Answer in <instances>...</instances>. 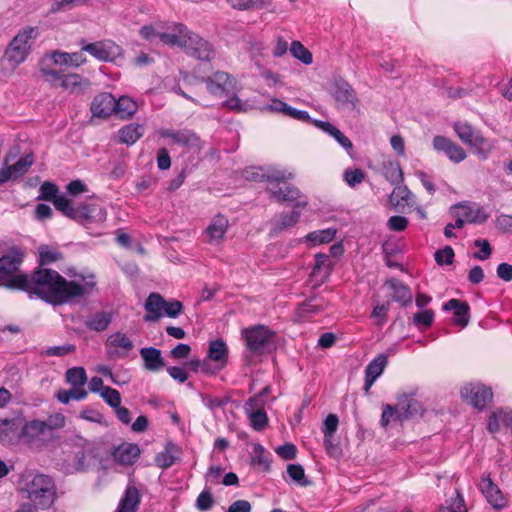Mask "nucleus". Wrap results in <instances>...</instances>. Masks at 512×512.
Wrapping results in <instances>:
<instances>
[{
	"label": "nucleus",
	"instance_id": "obj_47",
	"mask_svg": "<svg viewBox=\"0 0 512 512\" xmlns=\"http://www.w3.org/2000/svg\"><path fill=\"white\" fill-rule=\"evenodd\" d=\"M33 153L28 150L25 142L13 145L5 156L4 160H32Z\"/></svg>",
	"mask_w": 512,
	"mask_h": 512
},
{
	"label": "nucleus",
	"instance_id": "obj_27",
	"mask_svg": "<svg viewBox=\"0 0 512 512\" xmlns=\"http://www.w3.org/2000/svg\"><path fill=\"white\" fill-rule=\"evenodd\" d=\"M140 448L134 443H122L113 451V459L118 464L129 466L136 462L140 456Z\"/></svg>",
	"mask_w": 512,
	"mask_h": 512
},
{
	"label": "nucleus",
	"instance_id": "obj_38",
	"mask_svg": "<svg viewBox=\"0 0 512 512\" xmlns=\"http://www.w3.org/2000/svg\"><path fill=\"white\" fill-rule=\"evenodd\" d=\"M51 59L56 65H64L70 67H79L86 62L82 52L67 53L62 51H54L51 54Z\"/></svg>",
	"mask_w": 512,
	"mask_h": 512
},
{
	"label": "nucleus",
	"instance_id": "obj_62",
	"mask_svg": "<svg viewBox=\"0 0 512 512\" xmlns=\"http://www.w3.org/2000/svg\"><path fill=\"white\" fill-rule=\"evenodd\" d=\"M321 309V305L316 299H310L298 307V315L301 317H308L311 314L318 312Z\"/></svg>",
	"mask_w": 512,
	"mask_h": 512
},
{
	"label": "nucleus",
	"instance_id": "obj_1",
	"mask_svg": "<svg viewBox=\"0 0 512 512\" xmlns=\"http://www.w3.org/2000/svg\"><path fill=\"white\" fill-rule=\"evenodd\" d=\"M70 277L67 280L55 270L39 268L31 277H27L24 291L53 306H59L91 294L96 287L92 274L74 273Z\"/></svg>",
	"mask_w": 512,
	"mask_h": 512
},
{
	"label": "nucleus",
	"instance_id": "obj_9",
	"mask_svg": "<svg viewBox=\"0 0 512 512\" xmlns=\"http://www.w3.org/2000/svg\"><path fill=\"white\" fill-rule=\"evenodd\" d=\"M82 50L103 62H114L117 58L123 56L122 47L111 40L85 44Z\"/></svg>",
	"mask_w": 512,
	"mask_h": 512
},
{
	"label": "nucleus",
	"instance_id": "obj_28",
	"mask_svg": "<svg viewBox=\"0 0 512 512\" xmlns=\"http://www.w3.org/2000/svg\"><path fill=\"white\" fill-rule=\"evenodd\" d=\"M443 310L453 311L455 325L464 328L469 323V305L466 302H462L458 299H450L443 305Z\"/></svg>",
	"mask_w": 512,
	"mask_h": 512
},
{
	"label": "nucleus",
	"instance_id": "obj_19",
	"mask_svg": "<svg viewBox=\"0 0 512 512\" xmlns=\"http://www.w3.org/2000/svg\"><path fill=\"white\" fill-rule=\"evenodd\" d=\"M229 228V220L223 214L215 215L204 230L206 242L210 245H220Z\"/></svg>",
	"mask_w": 512,
	"mask_h": 512
},
{
	"label": "nucleus",
	"instance_id": "obj_16",
	"mask_svg": "<svg viewBox=\"0 0 512 512\" xmlns=\"http://www.w3.org/2000/svg\"><path fill=\"white\" fill-rule=\"evenodd\" d=\"M159 135L162 138L171 139L174 143L182 145L188 149L198 151L202 148V142L199 136L189 129L172 130L161 129Z\"/></svg>",
	"mask_w": 512,
	"mask_h": 512
},
{
	"label": "nucleus",
	"instance_id": "obj_23",
	"mask_svg": "<svg viewBox=\"0 0 512 512\" xmlns=\"http://www.w3.org/2000/svg\"><path fill=\"white\" fill-rule=\"evenodd\" d=\"M433 147L435 150L443 152L449 160H464L466 158L464 149L445 136H435Z\"/></svg>",
	"mask_w": 512,
	"mask_h": 512
},
{
	"label": "nucleus",
	"instance_id": "obj_31",
	"mask_svg": "<svg viewBox=\"0 0 512 512\" xmlns=\"http://www.w3.org/2000/svg\"><path fill=\"white\" fill-rule=\"evenodd\" d=\"M164 305L165 300L160 294L151 293L145 302V309L147 311V314L144 317L145 321H157L162 317Z\"/></svg>",
	"mask_w": 512,
	"mask_h": 512
},
{
	"label": "nucleus",
	"instance_id": "obj_21",
	"mask_svg": "<svg viewBox=\"0 0 512 512\" xmlns=\"http://www.w3.org/2000/svg\"><path fill=\"white\" fill-rule=\"evenodd\" d=\"M190 30L182 23L173 22L168 26L167 32L159 34V40L171 47L178 46L183 48Z\"/></svg>",
	"mask_w": 512,
	"mask_h": 512
},
{
	"label": "nucleus",
	"instance_id": "obj_42",
	"mask_svg": "<svg viewBox=\"0 0 512 512\" xmlns=\"http://www.w3.org/2000/svg\"><path fill=\"white\" fill-rule=\"evenodd\" d=\"M144 133V127L140 124H128L118 131L119 141L128 145L134 144Z\"/></svg>",
	"mask_w": 512,
	"mask_h": 512
},
{
	"label": "nucleus",
	"instance_id": "obj_13",
	"mask_svg": "<svg viewBox=\"0 0 512 512\" xmlns=\"http://www.w3.org/2000/svg\"><path fill=\"white\" fill-rule=\"evenodd\" d=\"M48 436L42 420H31L24 422L21 419L20 442L32 447H39Z\"/></svg>",
	"mask_w": 512,
	"mask_h": 512
},
{
	"label": "nucleus",
	"instance_id": "obj_59",
	"mask_svg": "<svg viewBox=\"0 0 512 512\" xmlns=\"http://www.w3.org/2000/svg\"><path fill=\"white\" fill-rule=\"evenodd\" d=\"M474 245L480 249L473 253V258L483 261L491 256L492 249L487 240L477 239L474 241Z\"/></svg>",
	"mask_w": 512,
	"mask_h": 512
},
{
	"label": "nucleus",
	"instance_id": "obj_63",
	"mask_svg": "<svg viewBox=\"0 0 512 512\" xmlns=\"http://www.w3.org/2000/svg\"><path fill=\"white\" fill-rule=\"evenodd\" d=\"M448 505L446 506V510L448 512H468L464 498L459 492H456V495L454 498H452L449 502H447Z\"/></svg>",
	"mask_w": 512,
	"mask_h": 512
},
{
	"label": "nucleus",
	"instance_id": "obj_44",
	"mask_svg": "<svg viewBox=\"0 0 512 512\" xmlns=\"http://www.w3.org/2000/svg\"><path fill=\"white\" fill-rule=\"evenodd\" d=\"M115 113L120 118H130L137 111V103L128 96H121L115 99Z\"/></svg>",
	"mask_w": 512,
	"mask_h": 512
},
{
	"label": "nucleus",
	"instance_id": "obj_56",
	"mask_svg": "<svg viewBox=\"0 0 512 512\" xmlns=\"http://www.w3.org/2000/svg\"><path fill=\"white\" fill-rule=\"evenodd\" d=\"M100 396L113 409L121 404V395L119 391L114 388L106 387L101 392Z\"/></svg>",
	"mask_w": 512,
	"mask_h": 512
},
{
	"label": "nucleus",
	"instance_id": "obj_2",
	"mask_svg": "<svg viewBox=\"0 0 512 512\" xmlns=\"http://www.w3.org/2000/svg\"><path fill=\"white\" fill-rule=\"evenodd\" d=\"M245 177L249 180L265 181L266 190L277 202L292 203L295 208H305L308 205V198L298 187L288 182L293 178L291 172L276 170L266 174L261 168L251 167L246 171Z\"/></svg>",
	"mask_w": 512,
	"mask_h": 512
},
{
	"label": "nucleus",
	"instance_id": "obj_26",
	"mask_svg": "<svg viewBox=\"0 0 512 512\" xmlns=\"http://www.w3.org/2000/svg\"><path fill=\"white\" fill-rule=\"evenodd\" d=\"M387 363V356L384 354H379L369 362L365 369V391H369L375 381L382 375Z\"/></svg>",
	"mask_w": 512,
	"mask_h": 512
},
{
	"label": "nucleus",
	"instance_id": "obj_46",
	"mask_svg": "<svg viewBox=\"0 0 512 512\" xmlns=\"http://www.w3.org/2000/svg\"><path fill=\"white\" fill-rule=\"evenodd\" d=\"M40 265H49L61 258L58 248L50 245H40L38 247Z\"/></svg>",
	"mask_w": 512,
	"mask_h": 512
},
{
	"label": "nucleus",
	"instance_id": "obj_30",
	"mask_svg": "<svg viewBox=\"0 0 512 512\" xmlns=\"http://www.w3.org/2000/svg\"><path fill=\"white\" fill-rule=\"evenodd\" d=\"M337 235V229L329 227L326 229L315 230L305 235L300 241L309 247H316L322 244L332 242Z\"/></svg>",
	"mask_w": 512,
	"mask_h": 512
},
{
	"label": "nucleus",
	"instance_id": "obj_51",
	"mask_svg": "<svg viewBox=\"0 0 512 512\" xmlns=\"http://www.w3.org/2000/svg\"><path fill=\"white\" fill-rule=\"evenodd\" d=\"M246 416L249 420L250 426L255 431H263L268 426L269 419L265 410L260 412H254Z\"/></svg>",
	"mask_w": 512,
	"mask_h": 512
},
{
	"label": "nucleus",
	"instance_id": "obj_11",
	"mask_svg": "<svg viewBox=\"0 0 512 512\" xmlns=\"http://www.w3.org/2000/svg\"><path fill=\"white\" fill-rule=\"evenodd\" d=\"M332 96L338 108L346 110H359V100L355 90L344 79L339 78L333 84Z\"/></svg>",
	"mask_w": 512,
	"mask_h": 512
},
{
	"label": "nucleus",
	"instance_id": "obj_55",
	"mask_svg": "<svg viewBox=\"0 0 512 512\" xmlns=\"http://www.w3.org/2000/svg\"><path fill=\"white\" fill-rule=\"evenodd\" d=\"M45 425V430L49 435L52 430L60 429L65 426V416L61 413H54L48 416V418L43 421Z\"/></svg>",
	"mask_w": 512,
	"mask_h": 512
},
{
	"label": "nucleus",
	"instance_id": "obj_3",
	"mask_svg": "<svg viewBox=\"0 0 512 512\" xmlns=\"http://www.w3.org/2000/svg\"><path fill=\"white\" fill-rule=\"evenodd\" d=\"M27 497L39 509H49L57 498L56 485L52 477L45 474H34L26 483Z\"/></svg>",
	"mask_w": 512,
	"mask_h": 512
},
{
	"label": "nucleus",
	"instance_id": "obj_12",
	"mask_svg": "<svg viewBox=\"0 0 512 512\" xmlns=\"http://www.w3.org/2000/svg\"><path fill=\"white\" fill-rule=\"evenodd\" d=\"M478 487L493 508L501 510L508 505V498L503 494L498 485L492 481L490 473L481 476Z\"/></svg>",
	"mask_w": 512,
	"mask_h": 512
},
{
	"label": "nucleus",
	"instance_id": "obj_64",
	"mask_svg": "<svg viewBox=\"0 0 512 512\" xmlns=\"http://www.w3.org/2000/svg\"><path fill=\"white\" fill-rule=\"evenodd\" d=\"M53 204L57 210L63 212L65 215L71 216L74 212L69 199L63 194H58L53 200Z\"/></svg>",
	"mask_w": 512,
	"mask_h": 512
},
{
	"label": "nucleus",
	"instance_id": "obj_29",
	"mask_svg": "<svg viewBox=\"0 0 512 512\" xmlns=\"http://www.w3.org/2000/svg\"><path fill=\"white\" fill-rule=\"evenodd\" d=\"M390 203L393 207L404 210L416 205L415 196L406 186H396L390 194Z\"/></svg>",
	"mask_w": 512,
	"mask_h": 512
},
{
	"label": "nucleus",
	"instance_id": "obj_49",
	"mask_svg": "<svg viewBox=\"0 0 512 512\" xmlns=\"http://www.w3.org/2000/svg\"><path fill=\"white\" fill-rule=\"evenodd\" d=\"M88 395V391H76L74 389L65 390L60 389L56 392L55 397L62 404H68L71 399L73 400H84Z\"/></svg>",
	"mask_w": 512,
	"mask_h": 512
},
{
	"label": "nucleus",
	"instance_id": "obj_5",
	"mask_svg": "<svg viewBox=\"0 0 512 512\" xmlns=\"http://www.w3.org/2000/svg\"><path fill=\"white\" fill-rule=\"evenodd\" d=\"M20 264L21 258L15 254L0 258V286L24 290L28 275L19 271Z\"/></svg>",
	"mask_w": 512,
	"mask_h": 512
},
{
	"label": "nucleus",
	"instance_id": "obj_43",
	"mask_svg": "<svg viewBox=\"0 0 512 512\" xmlns=\"http://www.w3.org/2000/svg\"><path fill=\"white\" fill-rule=\"evenodd\" d=\"M112 321L111 314L108 312H97L91 315L85 322L86 327L90 330L101 332L107 329Z\"/></svg>",
	"mask_w": 512,
	"mask_h": 512
},
{
	"label": "nucleus",
	"instance_id": "obj_25",
	"mask_svg": "<svg viewBox=\"0 0 512 512\" xmlns=\"http://www.w3.org/2000/svg\"><path fill=\"white\" fill-rule=\"evenodd\" d=\"M455 208L460 211V216L464 217L465 221L468 223L481 224L488 218V214L484 208L476 203H458L455 204Z\"/></svg>",
	"mask_w": 512,
	"mask_h": 512
},
{
	"label": "nucleus",
	"instance_id": "obj_18",
	"mask_svg": "<svg viewBox=\"0 0 512 512\" xmlns=\"http://www.w3.org/2000/svg\"><path fill=\"white\" fill-rule=\"evenodd\" d=\"M77 218L86 229H92L106 221L107 212L104 207L98 204H89L79 209Z\"/></svg>",
	"mask_w": 512,
	"mask_h": 512
},
{
	"label": "nucleus",
	"instance_id": "obj_39",
	"mask_svg": "<svg viewBox=\"0 0 512 512\" xmlns=\"http://www.w3.org/2000/svg\"><path fill=\"white\" fill-rule=\"evenodd\" d=\"M413 396L414 394L408 395L403 393L397 398V408L405 417L416 415L422 410L421 404Z\"/></svg>",
	"mask_w": 512,
	"mask_h": 512
},
{
	"label": "nucleus",
	"instance_id": "obj_6",
	"mask_svg": "<svg viewBox=\"0 0 512 512\" xmlns=\"http://www.w3.org/2000/svg\"><path fill=\"white\" fill-rule=\"evenodd\" d=\"M46 80L53 86H59L70 94H80L87 90L91 82L77 73L64 74L62 71L42 69Z\"/></svg>",
	"mask_w": 512,
	"mask_h": 512
},
{
	"label": "nucleus",
	"instance_id": "obj_45",
	"mask_svg": "<svg viewBox=\"0 0 512 512\" xmlns=\"http://www.w3.org/2000/svg\"><path fill=\"white\" fill-rule=\"evenodd\" d=\"M382 174L392 184H398L403 180L399 162H383Z\"/></svg>",
	"mask_w": 512,
	"mask_h": 512
},
{
	"label": "nucleus",
	"instance_id": "obj_34",
	"mask_svg": "<svg viewBox=\"0 0 512 512\" xmlns=\"http://www.w3.org/2000/svg\"><path fill=\"white\" fill-rule=\"evenodd\" d=\"M140 355L144 361V367L149 371H158L164 365L161 351L154 347H145L140 350Z\"/></svg>",
	"mask_w": 512,
	"mask_h": 512
},
{
	"label": "nucleus",
	"instance_id": "obj_22",
	"mask_svg": "<svg viewBox=\"0 0 512 512\" xmlns=\"http://www.w3.org/2000/svg\"><path fill=\"white\" fill-rule=\"evenodd\" d=\"M115 97L111 93L96 95L91 103L90 110L94 117L107 118L115 112Z\"/></svg>",
	"mask_w": 512,
	"mask_h": 512
},
{
	"label": "nucleus",
	"instance_id": "obj_4",
	"mask_svg": "<svg viewBox=\"0 0 512 512\" xmlns=\"http://www.w3.org/2000/svg\"><path fill=\"white\" fill-rule=\"evenodd\" d=\"M37 34L38 30L35 27L20 30L6 48L4 57L14 66L23 63L30 52L32 40L37 37Z\"/></svg>",
	"mask_w": 512,
	"mask_h": 512
},
{
	"label": "nucleus",
	"instance_id": "obj_7",
	"mask_svg": "<svg viewBox=\"0 0 512 512\" xmlns=\"http://www.w3.org/2000/svg\"><path fill=\"white\" fill-rule=\"evenodd\" d=\"M228 359V347L223 340L211 341L208 349V358L203 362H197V371L205 374H216L222 370Z\"/></svg>",
	"mask_w": 512,
	"mask_h": 512
},
{
	"label": "nucleus",
	"instance_id": "obj_58",
	"mask_svg": "<svg viewBox=\"0 0 512 512\" xmlns=\"http://www.w3.org/2000/svg\"><path fill=\"white\" fill-rule=\"evenodd\" d=\"M75 351V346L72 344H66L62 346H53L45 349L42 355L48 357H62Z\"/></svg>",
	"mask_w": 512,
	"mask_h": 512
},
{
	"label": "nucleus",
	"instance_id": "obj_48",
	"mask_svg": "<svg viewBox=\"0 0 512 512\" xmlns=\"http://www.w3.org/2000/svg\"><path fill=\"white\" fill-rule=\"evenodd\" d=\"M290 53L305 65H310L313 62L312 53L300 41H292Z\"/></svg>",
	"mask_w": 512,
	"mask_h": 512
},
{
	"label": "nucleus",
	"instance_id": "obj_36",
	"mask_svg": "<svg viewBox=\"0 0 512 512\" xmlns=\"http://www.w3.org/2000/svg\"><path fill=\"white\" fill-rule=\"evenodd\" d=\"M386 285L392 290V298L402 306H407L412 302V295L408 286L392 278L386 282Z\"/></svg>",
	"mask_w": 512,
	"mask_h": 512
},
{
	"label": "nucleus",
	"instance_id": "obj_33",
	"mask_svg": "<svg viewBox=\"0 0 512 512\" xmlns=\"http://www.w3.org/2000/svg\"><path fill=\"white\" fill-rule=\"evenodd\" d=\"M503 427L512 430V411L499 409L489 417L487 428L489 432L496 433Z\"/></svg>",
	"mask_w": 512,
	"mask_h": 512
},
{
	"label": "nucleus",
	"instance_id": "obj_37",
	"mask_svg": "<svg viewBox=\"0 0 512 512\" xmlns=\"http://www.w3.org/2000/svg\"><path fill=\"white\" fill-rule=\"evenodd\" d=\"M315 262L312 267L311 276L317 281H325L331 273V261L327 254L318 253L315 255Z\"/></svg>",
	"mask_w": 512,
	"mask_h": 512
},
{
	"label": "nucleus",
	"instance_id": "obj_53",
	"mask_svg": "<svg viewBox=\"0 0 512 512\" xmlns=\"http://www.w3.org/2000/svg\"><path fill=\"white\" fill-rule=\"evenodd\" d=\"M287 473L289 477L300 486L309 484V481L305 478L304 469L300 464H289L287 466Z\"/></svg>",
	"mask_w": 512,
	"mask_h": 512
},
{
	"label": "nucleus",
	"instance_id": "obj_41",
	"mask_svg": "<svg viewBox=\"0 0 512 512\" xmlns=\"http://www.w3.org/2000/svg\"><path fill=\"white\" fill-rule=\"evenodd\" d=\"M269 393L270 387L266 386L259 393L249 397L243 407L245 414L248 415L265 410L266 398Z\"/></svg>",
	"mask_w": 512,
	"mask_h": 512
},
{
	"label": "nucleus",
	"instance_id": "obj_50",
	"mask_svg": "<svg viewBox=\"0 0 512 512\" xmlns=\"http://www.w3.org/2000/svg\"><path fill=\"white\" fill-rule=\"evenodd\" d=\"M252 463L268 470L270 467V455L266 453L265 448L261 444H254Z\"/></svg>",
	"mask_w": 512,
	"mask_h": 512
},
{
	"label": "nucleus",
	"instance_id": "obj_15",
	"mask_svg": "<svg viewBox=\"0 0 512 512\" xmlns=\"http://www.w3.org/2000/svg\"><path fill=\"white\" fill-rule=\"evenodd\" d=\"M133 347L132 340L122 332L109 335L105 342L106 353L110 358H124Z\"/></svg>",
	"mask_w": 512,
	"mask_h": 512
},
{
	"label": "nucleus",
	"instance_id": "obj_61",
	"mask_svg": "<svg viewBox=\"0 0 512 512\" xmlns=\"http://www.w3.org/2000/svg\"><path fill=\"white\" fill-rule=\"evenodd\" d=\"M453 259L454 251L450 246H445L443 249L435 252V260L439 265L452 264Z\"/></svg>",
	"mask_w": 512,
	"mask_h": 512
},
{
	"label": "nucleus",
	"instance_id": "obj_54",
	"mask_svg": "<svg viewBox=\"0 0 512 512\" xmlns=\"http://www.w3.org/2000/svg\"><path fill=\"white\" fill-rule=\"evenodd\" d=\"M364 177V172L358 168H348L344 171L343 174L344 181L350 187H355L356 185L360 184L364 180Z\"/></svg>",
	"mask_w": 512,
	"mask_h": 512
},
{
	"label": "nucleus",
	"instance_id": "obj_57",
	"mask_svg": "<svg viewBox=\"0 0 512 512\" xmlns=\"http://www.w3.org/2000/svg\"><path fill=\"white\" fill-rule=\"evenodd\" d=\"M402 416L403 415L401 411L397 407L394 408L390 405H387L382 412L381 425L386 427L393 421L401 420Z\"/></svg>",
	"mask_w": 512,
	"mask_h": 512
},
{
	"label": "nucleus",
	"instance_id": "obj_40",
	"mask_svg": "<svg viewBox=\"0 0 512 512\" xmlns=\"http://www.w3.org/2000/svg\"><path fill=\"white\" fill-rule=\"evenodd\" d=\"M66 382L71 385V388L76 391H87L85 385L87 384V374L83 367L69 368L65 373Z\"/></svg>",
	"mask_w": 512,
	"mask_h": 512
},
{
	"label": "nucleus",
	"instance_id": "obj_10",
	"mask_svg": "<svg viewBox=\"0 0 512 512\" xmlns=\"http://www.w3.org/2000/svg\"><path fill=\"white\" fill-rule=\"evenodd\" d=\"M460 393L464 401L477 409H483L493 397L491 388L482 383H467Z\"/></svg>",
	"mask_w": 512,
	"mask_h": 512
},
{
	"label": "nucleus",
	"instance_id": "obj_14",
	"mask_svg": "<svg viewBox=\"0 0 512 512\" xmlns=\"http://www.w3.org/2000/svg\"><path fill=\"white\" fill-rule=\"evenodd\" d=\"M182 49H184L188 55L201 61H210L214 56L212 45L192 31L189 32L185 46H183Z\"/></svg>",
	"mask_w": 512,
	"mask_h": 512
},
{
	"label": "nucleus",
	"instance_id": "obj_52",
	"mask_svg": "<svg viewBox=\"0 0 512 512\" xmlns=\"http://www.w3.org/2000/svg\"><path fill=\"white\" fill-rule=\"evenodd\" d=\"M413 324L419 329L428 328L434 321V312L432 310H422L413 315Z\"/></svg>",
	"mask_w": 512,
	"mask_h": 512
},
{
	"label": "nucleus",
	"instance_id": "obj_32",
	"mask_svg": "<svg viewBox=\"0 0 512 512\" xmlns=\"http://www.w3.org/2000/svg\"><path fill=\"white\" fill-rule=\"evenodd\" d=\"M7 163L3 162L0 167V183L19 178L29 170L33 162H15L10 166Z\"/></svg>",
	"mask_w": 512,
	"mask_h": 512
},
{
	"label": "nucleus",
	"instance_id": "obj_20",
	"mask_svg": "<svg viewBox=\"0 0 512 512\" xmlns=\"http://www.w3.org/2000/svg\"><path fill=\"white\" fill-rule=\"evenodd\" d=\"M21 417L0 418V442L5 445L20 443Z\"/></svg>",
	"mask_w": 512,
	"mask_h": 512
},
{
	"label": "nucleus",
	"instance_id": "obj_8",
	"mask_svg": "<svg viewBox=\"0 0 512 512\" xmlns=\"http://www.w3.org/2000/svg\"><path fill=\"white\" fill-rule=\"evenodd\" d=\"M453 130L464 144L474 147L480 155L485 156L491 149L490 142L467 121H456Z\"/></svg>",
	"mask_w": 512,
	"mask_h": 512
},
{
	"label": "nucleus",
	"instance_id": "obj_60",
	"mask_svg": "<svg viewBox=\"0 0 512 512\" xmlns=\"http://www.w3.org/2000/svg\"><path fill=\"white\" fill-rule=\"evenodd\" d=\"M155 462L160 468L167 469L175 463V456L169 448H166L156 455Z\"/></svg>",
	"mask_w": 512,
	"mask_h": 512
},
{
	"label": "nucleus",
	"instance_id": "obj_17",
	"mask_svg": "<svg viewBox=\"0 0 512 512\" xmlns=\"http://www.w3.org/2000/svg\"><path fill=\"white\" fill-rule=\"evenodd\" d=\"M243 336L250 351L260 353L269 344L272 333L264 326H255L244 329Z\"/></svg>",
	"mask_w": 512,
	"mask_h": 512
},
{
	"label": "nucleus",
	"instance_id": "obj_24",
	"mask_svg": "<svg viewBox=\"0 0 512 512\" xmlns=\"http://www.w3.org/2000/svg\"><path fill=\"white\" fill-rule=\"evenodd\" d=\"M300 218L301 213L294 206L291 211L275 214L271 221V232L278 234L293 228L299 222Z\"/></svg>",
	"mask_w": 512,
	"mask_h": 512
},
{
	"label": "nucleus",
	"instance_id": "obj_35",
	"mask_svg": "<svg viewBox=\"0 0 512 512\" xmlns=\"http://www.w3.org/2000/svg\"><path fill=\"white\" fill-rule=\"evenodd\" d=\"M140 503L138 489L128 486L115 512H136Z\"/></svg>",
	"mask_w": 512,
	"mask_h": 512
}]
</instances>
